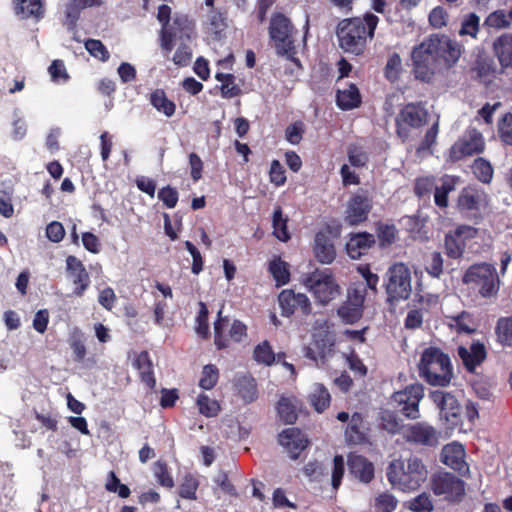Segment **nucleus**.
I'll list each match as a JSON object with an SVG mask.
<instances>
[{
  "mask_svg": "<svg viewBox=\"0 0 512 512\" xmlns=\"http://www.w3.org/2000/svg\"><path fill=\"white\" fill-rule=\"evenodd\" d=\"M197 406L199 412L206 417H215L220 411L219 403L204 394L198 396Z\"/></svg>",
  "mask_w": 512,
  "mask_h": 512,
  "instance_id": "nucleus-45",
  "label": "nucleus"
},
{
  "mask_svg": "<svg viewBox=\"0 0 512 512\" xmlns=\"http://www.w3.org/2000/svg\"><path fill=\"white\" fill-rule=\"evenodd\" d=\"M49 74L55 82H65L68 79V74L64 63L61 60H54L49 66Z\"/></svg>",
  "mask_w": 512,
  "mask_h": 512,
  "instance_id": "nucleus-63",
  "label": "nucleus"
},
{
  "mask_svg": "<svg viewBox=\"0 0 512 512\" xmlns=\"http://www.w3.org/2000/svg\"><path fill=\"white\" fill-rule=\"evenodd\" d=\"M444 246L446 254L454 259L461 257L465 248L463 240L456 237L454 233L445 236Z\"/></svg>",
  "mask_w": 512,
  "mask_h": 512,
  "instance_id": "nucleus-43",
  "label": "nucleus"
},
{
  "mask_svg": "<svg viewBox=\"0 0 512 512\" xmlns=\"http://www.w3.org/2000/svg\"><path fill=\"white\" fill-rule=\"evenodd\" d=\"M66 271L68 278L76 286L74 294L82 296L90 285V276L83 263L75 256L70 255L66 259Z\"/></svg>",
  "mask_w": 512,
  "mask_h": 512,
  "instance_id": "nucleus-19",
  "label": "nucleus"
},
{
  "mask_svg": "<svg viewBox=\"0 0 512 512\" xmlns=\"http://www.w3.org/2000/svg\"><path fill=\"white\" fill-rule=\"evenodd\" d=\"M426 271L433 277L438 278L443 272V258L439 252H433L430 255L426 265Z\"/></svg>",
  "mask_w": 512,
  "mask_h": 512,
  "instance_id": "nucleus-59",
  "label": "nucleus"
},
{
  "mask_svg": "<svg viewBox=\"0 0 512 512\" xmlns=\"http://www.w3.org/2000/svg\"><path fill=\"white\" fill-rule=\"evenodd\" d=\"M279 306L283 316L289 317L296 311L308 315L311 312V302L303 293H295L293 290H283L278 296Z\"/></svg>",
  "mask_w": 512,
  "mask_h": 512,
  "instance_id": "nucleus-17",
  "label": "nucleus"
},
{
  "mask_svg": "<svg viewBox=\"0 0 512 512\" xmlns=\"http://www.w3.org/2000/svg\"><path fill=\"white\" fill-rule=\"evenodd\" d=\"M427 120V111L420 104L409 103L405 105L396 117L397 134L406 140L411 129L423 126Z\"/></svg>",
  "mask_w": 512,
  "mask_h": 512,
  "instance_id": "nucleus-11",
  "label": "nucleus"
},
{
  "mask_svg": "<svg viewBox=\"0 0 512 512\" xmlns=\"http://www.w3.org/2000/svg\"><path fill=\"white\" fill-rule=\"evenodd\" d=\"M253 357L257 363L266 366L272 365L276 360V355L268 341H263L254 348Z\"/></svg>",
  "mask_w": 512,
  "mask_h": 512,
  "instance_id": "nucleus-41",
  "label": "nucleus"
},
{
  "mask_svg": "<svg viewBox=\"0 0 512 512\" xmlns=\"http://www.w3.org/2000/svg\"><path fill=\"white\" fill-rule=\"evenodd\" d=\"M457 353L469 372H474L487 356L485 345L479 341L473 342L469 347L459 346Z\"/></svg>",
  "mask_w": 512,
  "mask_h": 512,
  "instance_id": "nucleus-22",
  "label": "nucleus"
},
{
  "mask_svg": "<svg viewBox=\"0 0 512 512\" xmlns=\"http://www.w3.org/2000/svg\"><path fill=\"white\" fill-rule=\"evenodd\" d=\"M480 31V17L475 13H468L463 16L461 21V27L459 29V35L470 36L473 39L477 38Z\"/></svg>",
  "mask_w": 512,
  "mask_h": 512,
  "instance_id": "nucleus-38",
  "label": "nucleus"
},
{
  "mask_svg": "<svg viewBox=\"0 0 512 512\" xmlns=\"http://www.w3.org/2000/svg\"><path fill=\"white\" fill-rule=\"evenodd\" d=\"M484 26L493 29H505L510 27L507 20L506 11L499 9L491 12L484 20Z\"/></svg>",
  "mask_w": 512,
  "mask_h": 512,
  "instance_id": "nucleus-48",
  "label": "nucleus"
},
{
  "mask_svg": "<svg viewBox=\"0 0 512 512\" xmlns=\"http://www.w3.org/2000/svg\"><path fill=\"white\" fill-rule=\"evenodd\" d=\"M301 282L322 305L328 304L340 294V287L329 269H316L304 274Z\"/></svg>",
  "mask_w": 512,
  "mask_h": 512,
  "instance_id": "nucleus-6",
  "label": "nucleus"
},
{
  "mask_svg": "<svg viewBox=\"0 0 512 512\" xmlns=\"http://www.w3.org/2000/svg\"><path fill=\"white\" fill-rule=\"evenodd\" d=\"M85 48L91 56L101 61L109 59V52L100 40L88 39L85 41Z\"/></svg>",
  "mask_w": 512,
  "mask_h": 512,
  "instance_id": "nucleus-52",
  "label": "nucleus"
},
{
  "mask_svg": "<svg viewBox=\"0 0 512 512\" xmlns=\"http://www.w3.org/2000/svg\"><path fill=\"white\" fill-rule=\"evenodd\" d=\"M429 397L439 409V417L447 430H454L461 422V407L451 393L436 390Z\"/></svg>",
  "mask_w": 512,
  "mask_h": 512,
  "instance_id": "nucleus-10",
  "label": "nucleus"
},
{
  "mask_svg": "<svg viewBox=\"0 0 512 512\" xmlns=\"http://www.w3.org/2000/svg\"><path fill=\"white\" fill-rule=\"evenodd\" d=\"M236 387L238 394L246 403H251L257 398V385L255 379L249 376H242L237 379Z\"/></svg>",
  "mask_w": 512,
  "mask_h": 512,
  "instance_id": "nucleus-32",
  "label": "nucleus"
},
{
  "mask_svg": "<svg viewBox=\"0 0 512 512\" xmlns=\"http://www.w3.org/2000/svg\"><path fill=\"white\" fill-rule=\"evenodd\" d=\"M100 4V0H70L66 6V16L69 19L76 20L83 9L96 7Z\"/></svg>",
  "mask_w": 512,
  "mask_h": 512,
  "instance_id": "nucleus-42",
  "label": "nucleus"
},
{
  "mask_svg": "<svg viewBox=\"0 0 512 512\" xmlns=\"http://www.w3.org/2000/svg\"><path fill=\"white\" fill-rule=\"evenodd\" d=\"M269 271L272 274L277 286L285 285L290 279V272L286 262L280 258L273 259L269 264Z\"/></svg>",
  "mask_w": 512,
  "mask_h": 512,
  "instance_id": "nucleus-40",
  "label": "nucleus"
},
{
  "mask_svg": "<svg viewBox=\"0 0 512 512\" xmlns=\"http://www.w3.org/2000/svg\"><path fill=\"white\" fill-rule=\"evenodd\" d=\"M465 449L462 444L452 442L443 447L441 452L442 462L451 469L458 471L461 475L469 472V466L465 461Z\"/></svg>",
  "mask_w": 512,
  "mask_h": 512,
  "instance_id": "nucleus-20",
  "label": "nucleus"
},
{
  "mask_svg": "<svg viewBox=\"0 0 512 512\" xmlns=\"http://www.w3.org/2000/svg\"><path fill=\"white\" fill-rule=\"evenodd\" d=\"M363 419L361 414L354 413L349 421L347 430H346V437L348 440L352 443H360L364 440L365 435L363 432Z\"/></svg>",
  "mask_w": 512,
  "mask_h": 512,
  "instance_id": "nucleus-39",
  "label": "nucleus"
},
{
  "mask_svg": "<svg viewBox=\"0 0 512 512\" xmlns=\"http://www.w3.org/2000/svg\"><path fill=\"white\" fill-rule=\"evenodd\" d=\"M484 150V140L480 132L476 129H469L466 133L451 147L450 158L457 161L466 156L480 153Z\"/></svg>",
  "mask_w": 512,
  "mask_h": 512,
  "instance_id": "nucleus-16",
  "label": "nucleus"
},
{
  "mask_svg": "<svg viewBox=\"0 0 512 512\" xmlns=\"http://www.w3.org/2000/svg\"><path fill=\"white\" fill-rule=\"evenodd\" d=\"M398 505L396 497L384 492L375 497L374 507L377 512H393Z\"/></svg>",
  "mask_w": 512,
  "mask_h": 512,
  "instance_id": "nucleus-47",
  "label": "nucleus"
},
{
  "mask_svg": "<svg viewBox=\"0 0 512 512\" xmlns=\"http://www.w3.org/2000/svg\"><path fill=\"white\" fill-rule=\"evenodd\" d=\"M315 257L323 264H330L336 256L334 245L325 233H317L314 246Z\"/></svg>",
  "mask_w": 512,
  "mask_h": 512,
  "instance_id": "nucleus-27",
  "label": "nucleus"
},
{
  "mask_svg": "<svg viewBox=\"0 0 512 512\" xmlns=\"http://www.w3.org/2000/svg\"><path fill=\"white\" fill-rule=\"evenodd\" d=\"M270 181L276 186H281L286 181L285 170L278 160H273L269 171Z\"/></svg>",
  "mask_w": 512,
  "mask_h": 512,
  "instance_id": "nucleus-62",
  "label": "nucleus"
},
{
  "mask_svg": "<svg viewBox=\"0 0 512 512\" xmlns=\"http://www.w3.org/2000/svg\"><path fill=\"white\" fill-rule=\"evenodd\" d=\"M133 367L139 371L141 381L145 383L150 389H154L156 379L153 372V362L147 351H142L135 354L133 359Z\"/></svg>",
  "mask_w": 512,
  "mask_h": 512,
  "instance_id": "nucleus-25",
  "label": "nucleus"
},
{
  "mask_svg": "<svg viewBox=\"0 0 512 512\" xmlns=\"http://www.w3.org/2000/svg\"><path fill=\"white\" fill-rule=\"evenodd\" d=\"M402 61L400 56L397 53H393L387 61L386 67H385V74L386 77L394 81L397 79L399 72L401 71Z\"/></svg>",
  "mask_w": 512,
  "mask_h": 512,
  "instance_id": "nucleus-58",
  "label": "nucleus"
},
{
  "mask_svg": "<svg viewBox=\"0 0 512 512\" xmlns=\"http://www.w3.org/2000/svg\"><path fill=\"white\" fill-rule=\"evenodd\" d=\"M390 484L401 491H414L427 478V470L422 461L411 457L406 461L396 459L387 467Z\"/></svg>",
  "mask_w": 512,
  "mask_h": 512,
  "instance_id": "nucleus-3",
  "label": "nucleus"
},
{
  "mask_svg": "<svg viewBox=\"0 0 512 512\" xmlns=\"http://www.w3.org/2000/svg\"><path fill=\"white\" fill-rule=\"evenodd\" d=\"M499 133L505 143L512 145V114L503 117L499 124Z\"/></svg>",
  "mask_w": 512,
  "mask_h": 512,
  "instance_id": "nucleus-64",
  "label": "nucleus"
},
{
  "mask_svg": "<svg viewBox=\"0 0 512 512\" xmlns=\"http://www.w3.org/2000/svg\"><path fill=\"white\" fill-rule=\"evenodd\" d=\"M222 311L218 312V320L214 323V342L218 349H224L229 346L228 339L223 335V327L228 322L227 318L221 317Z\"/></svg>",
  "mask_w": 512,
  "mask_h": 512,
  "instance_id": "nucleus-55",
  "label": "nucleus"
},
{
  "mask_svg": "<svg viewBox=\"0 0 512 512\" xmlns=\"http://www.w3.org/2000/svg\"><path fill=\"white\" fill-rule=\"evenodd\" d=\"M493 50L502 67H512V33L499 36L493 43Z\"/></svg>",
  "mask_w": 512,
  "mask_h": 512,
  "instance_id": "nucleus-26",
  "label": "nucleus"
},
{
  "mask_svg": "<svg viewBox=\"0 0 512 512\" xmlns=\"http://www.w3.org/2000/svg\"><path fill=\"white\" fill-rule=\"evenodd\" d=\"M474 176L482 183L489 184L493 178V167L489 161L484 158H477L471 166Z\"/></svg>",
  "mask_w": 512,
  "mask_h": 512,
  "instance_id": "nucleus-36",
  "label": "nucleus"
},
{
  "mask_svg": "<svg viewBox=\"0 0 512 512\" xmlns=\"http://www.w3.org/2000/svg\"><path fill=\"white\" fill-rule=\"evenodd\" d=\"M463 282L476 288L483 298H495L501 285L495 266L487 262L471 265L463 276Z\"/></svg>",
  "mask_w": 512,
  "mask_h": 512,
  "instance_id": "nucleus-5",
  "label": "nucleus"
},
{
  "mask_svg": "<svg viewBox=\"0 0 512 512\" xmlns=\"http://www.w3.org/2000/svg\"><path fill=\"white\" fill-rule=\"evenodd\" d=\"M196 333L202 337H206L209 333L208 325V309L205 303H199V313L196 318Z\"/></svg>",
  "mask_w": 512,
  "mask_h": 512,
  "instance_id": "nucleus-56",
  "label": "nucleus"
},
{
  "mask_svg": "<svg viewBox=\"0 0 512 512\" xmlns=\"http://www.w3.org/2000/svg\"><path fill=\"white\" fill-rule=\"evenodd\" d=\"M198 480L192 474H186L179 486V495L184 499L195 500L198 489Z\"/></svg>",
  "mask_w": 512,
  "mask_h": 512,
  "instance_id": "nucleus-44",
  "label": "nucleus"
},
{
  "mask_svg": "<svg viewBox=\"0 0 512 512\" xmlns=\"http://www.w3.org/2000/svg\"><path fill=\"white\" fill-rule=\"evenodd\" d=\"M16 13L23 18H41L44 14L43 0H16Z\"/></svg>",
  "mask_w": 512,
  "mask_h": 512,
  "instance_id": "nucleus-30",
  "label": "nucleus"
},
{
  "mask_svg": "<svg viewBox=\"0 0 512 512\" xmlns=\"http://www.w3.org/2000/svg\"><path fill=\"white\" fill-rule=\"evenodd\" d=\"M337 105L343 110H350L357 107L361 102L358 88L351 84L348 88L338 89Z\"/></svg>",
  "mask_w": 512,
  "mask_h": 512,
  "instance_id": "nucleus-29",
  "label": "nucleus"
},
{
  "mask_svg": "<svg viewBox=\"0 0 512 512\" xmlns=\"http://www.w3.org/2000/svg\"><path fill=\"white\" fill-rule=\"evenodd\" d=\"M219 378V371L215 365L209 364L204 366L201 377L199 380V386L203 389H212Z\"/></svg>",
  "mask_w": 512,
  "mask_h": 512,
  "instance_id": "nucleus-46",
  "label": "nucleus"
},
{
  "mask_svg": "<svg viewBox=\"0 0 512 512\" xmlns=\"http://www.w3.org/2000/svg\"><path fill=\"white\" fill-rule=\"evenodd\" d=\"M153 475L157 483L167 489H172L175 485L174 479L169 471L167 464L161 460L156 461L152 467Z\"/></svg>",
  "mask_w": 512,
  "mask_h": 512,
  "instance_id": "nucleus-37",
  "label": "nucleus"
},
{
  "mask_svg": "<svg viewBox=\"0 0 512 512\" xmlns=\"http://www.w3.org/2000/svg\"><path fill=\"white\" fill-rule=\"evenodd\" d=\"M404 437L408 442L424 446H435L439 442V432L427 423H416L408 426L404 431Z\"/></svg>",
  "mask_w": 512,
  "mask_h": 512,
  "instance_id": "nucleus-18",
  "label": "nucleus"
},
{
  "mask_svg": "<svg viewBox=\"0 0 512 512\" xmlns=\"http://www.w3.org/2000/svg\"><path fill=\"white\" fill-rule=\"evenodd\" d=\"M330 400V394L322 384L316 383L313 385L309 401L317 412H323L329 406Z\"/></svg>",
  "mask_w": 512,
  "mask_h": 512,
  "instance_id": "nucleus-31",
  "label": "nucleus"
},
{
  "mask_svg": "<svg viewBox=\"0 0 512 512\" xmlns=\"http://www.w3.org/2000/svg\"><path fill=\"white\" fill-rule=\"evenodd\" d=\"M70 347L73 351L74 359L77 362H82L86 356V347L79 331H75L70 338Z\"/></svg>",
  "mask_w": 512,
  "mask_h": 512,
  "instance_id": "nucleus-53",
  "label": "nucleus"
},
{
  "mask_svg": "<svg viewBox=\"0 0 512 512\" xmlns=\"http://www.w3.org/2000/svg\"><path fill=\"white\" fill-rule=\"evenodd\" d=\"M372 209V199L368 193L361 190L347 202L344 221L350 225H358L367 220Z\"/></svg>",
  "mask_w": 512,
  "mask_h": 512,
  "instance_id": "nucleus-14",
  "label": "nucleus"
},
{
  "mask_svg": "<svg viewBox=\"0 0 512 512\" xmlns=\"http://www.w3.org/2000/svg\"><path fill=\"white\" fill-rule=\"evenodd\" d=\"M277 411L285 423H293L297 418L295 407L288 398H281L279 400Z\"/></svg>",
  "mask_w": 512,
  "mask_h": 512,
  "instance_id": "nucleus-51",
  "label": "nucleus"
},
{
  "mask_svg": "<svg viewBox=\"0 0 512 512\" xmlns=\"http://www.w3.org/2000/svg\"><path fill=\"white\" fill-rule=\"evenodd\" d=\"M424 397V389L421 384L407 386L404 390L393 394V402L397 405L402 414L410 419H417L419 414V403Z\"/></svg>",
  "mask_w": 512,
  "mask_h": 512,
  "instance_id": "nucleus-12",
  "label": "nucleus"
},
{
  "mask_svg": "<svg viewBox=\"0 0 512 512\" xmlns=\"http://www.w3.org/2000/svg\"><path fill=\"white\" fill-rule=\"evenodd\" d=\"M386 293L389 302L407 300L412 292L410 268L404 263H396L387 271Z\"/></svg>",
  "mask_w": 512,
  "mask_h": 512,
  "instance_id": "nucleus-7",
  "label": "nucleus"
},
{
  "mask_svg": "<svg viewBox=\"0 0 512 512\" xmlns=\"http://www.w3.org/2000/svg\"><path fill=\"white\" fill-rule=\"evenodd\" d=\"M374 243V235L367 232L356 233L350 236L346 244V250L352 259H359Z\"/></svg>",
  "mask_w": 512,
  "mask_h": 512,
  "instance_id": "nucleus-24",
  "label": "nucleus"
},
{
  "mask_svg": "<svg viewBox=\"0 0 512 512\" xmlns=\"http://www.w3.org/2000/svg\"><path fill=\"white\" fill-rule=\"evenodd\" d=\"M487 193L474 185L463 188L457 199V208L461 213L476 216L488 206Z\"/></svg>",
  "mask_w": 512,
  "mask_h": 512,
  "instance_id": "nucleus-13",
  "label": "nucleus"
},
{
  "mask_svg": "<svg viewBox=\"0 0 512 512\" xmlns=\"http://www.w3.org/2000/svg\"><path fill=\"white\" fill-rule=\"evenodd\" d=\"M327 345V343H324L322 346H319L317 335H313V341L311 345L304 348V355L313 361L323 359L327 352Z\"/></svg>",
  "mask_w": 512,
  "mask_h": 512,
  "instance_id": "nucleus-54",
  "label": "nucleus"
},
{
  "mask_svg": "<svg viewBox=\"0 0 512 512\" xmlns=\"http://www.w3.org/2000/svg\"><path fill=\"white\" fill-rule=\"evenodd\" d=\"M450 328L457 333L472 334L477 329L474 317L468 312H461L458 315L448 317Z\"/></svg>",
  "mask_w": 512,
  "mask_h": 512,
  "instance_id": "nucleus-28",
  "label": "nucleus"
},
{
  "mask_svg": "<svg viewBox=\"0 0 512 512\" xmlns=\"http://www.w3.org/2000/svg\"><path fill=\"white\" fill-rule=\"evenodd\" d=\"M293 31L294 28L285 15L277 13L272 16L269 35L278 55L290 57L294 52Z\"/></svg>",
  "mask_w": 512,
  "mask_h": 512,
  "instance_id": "nucleus-9",
  "label": "nucleus"
},
{
  "mask_svg": "<svg viewBox=\"0 0 512 512\" xmlns=\"http://www.w3.org/2000/svg\"><path fill=\"white\" fill-rule=\"evenodd\" d=\"M433 492L446 500H459L464 494V482L451 473H439L432 481Z\"/></svg>",
  "mask_w": 512,
  "mask_h": 512,
  "instance_id": "nucleus-15",
  "label": "nucleus"
},
{
  "mask_svg": "<svg viewBox=\"0 0 512 512\" xmlns=\"http://www.w3.org/2000/svg\"><path fill=\"white\" fill-rule=\"evenodd\" d=\"M495 333L500 344L512 347V316L498 319Z\"/></svg>",
  "mask_w": 512,
  "mask_h": 512,
  "instance_id": "nucleus-35",
  "label": "nucleus"
},
{
  "mask_svg": "<svg viewBox=\"0 0 512 512\" xmlns=\"http://www.w3.org/2000/svg\"><path fill=\"white\" fill-rule=\"evenodd\" d=\"M462 55V46L447 34L435 33L413 47L411 60L416 79L429 82L440 67L452 68Z\"/></svg>",
  "mask_w": 512,
  "mask_h": 512,
  "instance_id": "nucleus-1",
  "label": "nucleus"
},
{
  "mask_svg": "<svg viewBox=\"0 0 512 512\" xmlns=\"http://www.w3.org/2000/svg\"><path fill=\"white\" fill-rule=\"evenodd\" d=\"M348 468L350 474L362 483H369L374 477V465L361 455L350 454Z\"/></svg>",
  "mask_w": 512,
  "mask_h": 512,
  "instance_id": "nucleus-23",
  "label": "nucleus"
},
{
  "mask_svg": "<svg viewBox=\"0 0 512 512\" xmlns=\"http://www.w3.org/2000/svg\"><path fill=\"white\" fill-rule=\"evenodd\" d=\"M195 24L186 14L175 13L172 22L161 28V47L172 51L177 41H190L194 35Z\"/></svg>",
  "mask_w": 512,
  "mask_h": 512,
  "instance_id": "nucleus-8",
  "label": "nucleus"
},
{
  "mask_svg": "<svg viewBox=\"0 0 512 512\" xmlns=\"http://www.w3.org/2000/svg\"><path fill=\"white\" fill-rule=\"evenodd\" d=\"M180 44L173 56V62L178 66H186L189 64L192 58V51L189 45L187 44L188 41H179Z\"/></svg>",
  "mask_w": 512,
  "mask_h": 512,
  "instance_id": "nucleus-57",
  "label": "nucleus"
},
{
  "mask_svg": "<svg viewBox=\"0 0 512 512\" xmlns=\"http://www.w3.org/2000/svg\"><path fill=\"white\" fill-rule=\"evenodd\" d=\"M158 198L167 208H174L178 202V192L175 188L166 186L158 192Z\"/></svg>",
  "mask_w": 512,
  "mask_h": 512,
  "instance_id": "nucleus-61",
  "label": "nucleus"
},
{
  "mask_svg": "<svg viewBox=\"0 0 512 512\" xmlns=\"http://www.w3.org/2000/svg\"><path fill=\"white\" fill-rule=\"evenodd\" d=\"M448 14L447 12L440 6L435 7L429 14V23L435 28L439 29L447 24Z\"/></svg>",
  "mask_w": 512,
  "mask_h": 512,
  "instance_id": "nucleus-60",
  "label": "nucleus"
},
{
  "mask_svg": "<svg viewBox=\"0 0 512 512\" xmlns=\"http://www.w3.org/2000/svg\"><path fill=\"white\" fill-rule=\"evenodd\" d=\"M418 367L420 376L432 386H447L453 376L450 358L438 348L425 349Z\"/></svg>",
  "mask_w": 512,
  "mask_h": 512,
  "instance_id": "nucleus-4",
  "label": "nucleus"
},
{
  "mask_svg": "<svg viewBox=\"0 0 512 512\" xmlns=\"http://www.w3.org/2000/svg\"><path fill=\"white\" fill-rule=\"evenodd\" d=\"M378 22L379 18L372 13H366L363 18L355 17L342 20L337 26L340 47L345 52L361 54L366 47L367 40L373 38Z\"/></svg>",
  "mask_w": 512,
  "mask_h": 512,
  "instance_id": "nucleus-2",
  "label": "nucleus"
},
{
  "mask_svg": "<svg viewBox=\"0 0 512 512\" xmlns=\"http://www.w3.org/2000/svg\"><path fill=\"white\" fill-rule=\"evenodd\" d=\"M363 310L349 305V303L344 302L339 308H338V315L339 317L348 324H353L357 322L361 316H362Z\"/></svg>",
  "mask_w": 512,
  "mask_h": 512,
  "instance_id": "nucleus-50",
  "label": "nucleus"
},
{
  "mask_svg": "<svg viewBox=\"0 0 512 512\" xmlns=\"http://www.w3.org/2000/svg\"><path fill=\"white\" fill-rule=\"evenodd\" d=\"M279 443L290 454L292 459H297L300 452L308 445L307 437L297 428H287L279 434Z\"/></svg>",
  "mask_w": 512,
  "mask_h": 512,
  "instance_id": "nucleus-21",
  "label": "nucleus"
},
{
  "mask_svg": "<svg viewBox=\"0 0 512 512\" xmlns=\"http://www.w3.org/2000/svg\"><path fill=\"white\" fill-rule=\"evenodd\" d=\"M288 218L283 216L281 207L274 210L272 217L273 235L280 241L286 242L290 239L287 229Z\"/></svg>",
  "mask_w": 512,
  "mask_h": 512,
  "instance_id": "nucleus-34",
  "label": "nucleus"
},
{
  "mask_svg": "<svg viewBox=\"0 0 512 512\" xmlns=\"http://www.w3.org/2000/svg\"><path fill=\"white\" fill-rule=\"evenodd\" d=\"M365 297L366 287L364 284H355L348 289L347 300L345 302L363 310Z\"/></svg>",
  "mask_w": 512,
  "mask_h": 512,
  "instance_id": "nucleus-49",
  "label": "nucleus"
},
{
  "mask_svg": "<svg viewBox=\"0 0 512 512\" xmlns=\"http://www.w3.org/2000/svg\"><path fill=\"white\" fill-rule=\"evenodd\" d=\"M150 102L157 111L167 117H171L175 113V104L166 97V94L162 90L158 89L152 92Z\"/></svg>",
  "mask_w": 512,
  "mask_h": 512,
  "instance_id": "nucleus-33",
  "label": "nucleus"
}]
</instances>
